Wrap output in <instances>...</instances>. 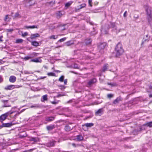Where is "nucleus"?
<instances>
[{
  "mask_svg": "<svg viewBox=\"0 0 152 152\" xmlns=\"http://www.w3.org/2000/svg\"><path fill=\"white\" fill-rule=\"evenodd\" d=\"M115 52L116 53V56L118 57L122 55L124 52L122 45L121 43H118L115 48Z\"/></svg>",
  "mask_w": 152,
  "mask_h": 152,
  "instance_id": "nucleus-1",
  "label": "nucleus"
},
{
  "mask_svg": "<svg viewBox=\"0 0 152 152\" xmlns=\"http://www.w3.org/2000/svg\"><path fill=\"white\" fill-rule=\"evenodd\" d=\"M9 113H6L2 114L0 116V123H2V121H4L8 116Z\"/></svg>",
  "mask_w": 152,
  "mask_h": 152,
  "instance_id": "nucleus-2",
  "label": "nucleus"
},
{
  "mask_svg": "<svg viewBox=\"0 0 152 152\" xmlns=\"http://www.w3.org/2000/svg\"><path fill=\"white\" fill-rule=\"evenodd\" d=\"M15 86L14 85H10L6 86L4 89L6 90H11L13 89L16 88Z\"/></svg>",
  "mask_w": 152,
  "mask_h": 152,
  "instance_id": "nucleus-3",
  "label": "nucleus"
},
{
  "mask_svg": "<svg viewBox=\"0 0 152 152\" xmlns=\"http://www.w3.org/2000/svg\"><path fill=\"white\" fill-rule=\"evenodd\" d=\"M30 61L36 63H41L42 62V60L40 58H37L35 59H32Z\"/></svg>",
  "mask_w": 152,
  "mask_h": 152,
  "instance_id": "nucleus-4",
  "label": "nucleus"
},
{
  "mask_svg": "<svg viewBox=\"0 0 152 152\" xmlns=\"http://www.w3.org/2000/svg\"><path fill=\"white\" fill-rule=\"evenodd\" d=\"M96 81V79L95 78H94L89 81L88 83V86H90L93 84L95 83Z\"/></svg>",
  "mask_w": 152,
  "mask_h": 152,
  "instance_id": "nucleus-5",
  "label": "nucleus"
},
{
  "mask_svg": "<svg viewBox=\"0 0 152 152\" xmlns=\"http://www.w3.org/2000/svg\"><path fill=\"white\" fill-rule=\"evenodd\" d=\"M64 13L63 11H59L57 12L56 15L58 18H60Z\"/></svg>",
  "mask_w": 152,
  "mask_h": 152,
  "instance_id": "nucleus-6",
  "label": "nucleus"
},
{
  "mask_svg": "<svg viewBox=\"0 0 152 152\" xmlns=\"http://www.w3.org/2000/svg\"><path fill=\"white\" fill-rule=\"evenodd\" d=\"M16 77L13 76H11L9 78L10 81L12 83L15 82L16 81Z\"/></svg>",
  "mask_w": 152,
  "mask_h": 152,
  "instance_id": "nucleus-7",
  "label": "nucleus"
},
{
  "mask_svg": "<svg viewBox=\"0 0 152 152\" xmlns=\"http://www.w3.org/2000/svg\"><path fill=\"white\" fill-rule=\"evenodd\" d=\"M39 34L38 33L32 34H31L30 38L32 39H33L35 38L36 37H39Z\"/></svg>",
  "mask_w": 152,
  "mask_h": 152,
  "instance_id": "nucleus-8",
  "label": "nucleus"
},
{
  "mask_svg": "<svg viewBox=\"0 0 152 152\" xmlns=\"http://www.w3.org/2000/svg\"><path fill=\"white\" fill-rule=\"evenodd\" d=\"M12 123H10L6 124L3 123L1 126L3 127H10L12 126Z\"/></svg>",
  "mask_w": 152,
  "mask_h": 152,
  "instance_id": "nucleus-9",
  "label": "nucleus"
},
{
  "mask_svg": "<svg viewBox=\"0 0 152 152\" xmlns=\"http://www.w3.org/2000/svg\"><path fill=\"white\" fill-rule=\"evenodd\" d=\"M30 141L37 142L39 141V139L38 137H32L30 139Z\"/></svg>",
  "mask_w": 152,
  "mask_h": 152,
  "instance_id": "nucleus-10",
  "label": "nucleus"
},
{
  "mask_svg": "<svg viewBox=\"0 0 152 152\" xmlns=\"http://www.w3.org/2000/svg\"><path fill=\"white\" fill-rule=\"evenodd\" d=\"M146 11L147 14L148 16H149L150 17H151V12L150 8H148L146 9Z\"/></svg>",
  "mask_w": 152,
  "mask_h": 152,
  "instance_id": "nucleus-11",
  "label": "nucleus"
},
{
  "mask_svg": "<svg viewBox=\"0 0 152 152\" xmlns=\"http://www.w3.org/2000/svg\"><path fill=\"white\" fill-rule=\"evenodd\" d=\"M121 100V98L120 97H118L113 101V103L115 104H116L119 103Z\"/></svg>",
  "mask_w": 152,
  "mask_h": 152,
  "instance_id": "nucleus-12",
  "label": "nucleus"
},
{
  "mask_svg": "<svg viewBox=\"0 0 152 152\" xmlns=\"http://www.w3.org/2000/svg\"><path fill=\"white\" fill-rule=\"evenodd\" d=\"M39 27L38 25L37 26H26L25 27L26 28H38Z\"/></svg>",
  "mask_w": 152,
  "mask_h": 152,
  "instance_id": "nucleus-13",
  "label": "nucleus"
},
{
  "mask_svg": "<svg viewBox=\"0 0 152 152\" xmlns=\"http://www.w3.org/2000/svg\"><path fill=\"white\" fill-rule=\"evenodd\" d=\"M103 112V109H100L96 112V115H100Z\"/></svg>",
  "mask_w": 152,
  "mask_h": 152,
  "instance_id": "nucleus-14",
  "label": "nucleus"
},
{
  "mask_svg": "<svg viewBox=\"0 0 152 152\" xmlns=\"http://www.w3.org/2000/svg\"><path fill=\"white\" fill-rule=\"evenodd\" d=\"M94 125V124L92 123H87L85 124L84 127H85V126L87 128L88 127H90Z\"/></svg>",
  "mask_w": 152,
  "mask_h": 152,
  "instance_id": "nucleus-15",
  "label": "nucleus"
},
{
  "mask_svg": "<svg viewBox=\"0 0 152 152\" xmlns=\"http://www.w3.org/2000/svg\"><path fill=\"white\" fill-rule=\"evenodd\" d=\"M143 126H147L150 127H152V121L147 123L144 124Z\"/></svg>",
  "mask_w": 152,
  "mask_h": 152,
  "instance_id": "nucleus-16",
  "label": "nucleus"
},
{
  "mask_svg": "<svg viewBox=\"0 0 152 152\" xmlns=\"http://www.w3.org/2000/svg\"><path fill=\"white\" fill-rule=\"evenodd\" d=\"M54 128V125H50L47 126V129L48 130H51Z\"/></svg>",
  "mask_w": 152,
  "mask_h": 152,
  "instance_id": "nucleus-17",
  "label": "nucleus"
},
{
  "mask_svg": "<svg viewBox=\"0 0 152 152\" xmlns=\"http://www.w3.org/2000/svg\"><path fill=\"white\" fill-rule=\"evenodd\" d=\"M73 44L74 42L72 41H69L65 43L66 45L67 46H69Z\"/></svg>",
  "mask_w": 152,
  "mask_h": 152,
  "instance_id": "nucleus-18",
  "label": "nucleus"
},
{
  "mask_svg": "<svg viewBox=\"0 0 152 152\" xmlns=\"http://www.w3.org/2000/svg\"><path fill=\"white\" fill-rule=\"evenodd\" d=\"M91 41L92 40L91 39H86L85 41V43L87 45L90 44Z\"/></svg>",
  "mask_w": 152,
  "mask_h": 152,
  "instance_id": "nucleus-19",
  "label": "nucleus"
},
{
  "mask_svg": "<svg viewBox=\"0 0 152 152\" xmlns=\"http://www.w3.org/2000/svg\"><path fill=\"white\" fill-rule=\"evenodd\" d=\"M72 127H71L69 125L66 126L65 127V130L67 131L70 130L72 129Z\"/></svg>",
  "mask_w": 152,
  "mask_h": 152,
  "instance_id": "nucleus-20",
  "label": "nucleus"
},
{
  "mask_svg": "<svg viewBox=\"0 0 152 152\" xmlns=\"http://www.w3.org/2000/svg\"><path fill=\"white\" fill-rule=\"evenodd\" d=\"M58 35H52L51 36L49 37V38L50 39H57L58 38Z\"/></svg>",
  "mask_w": 152,
  "mask_h": 152,
  "instance_id": "nucleus-21",
  "label": "nucleus"
},
{
  "mask_svg": "<svg viewBox=\"0 0 152 152\" xmlns=\"http://www.w3.org/2000/svg\"><path fill=\"white\" fill-rule=\"evenodd\" d=\"M77 140L78 141H80L83 140V137L81 135H78L77 136Z\"/></svg>",
  "mask_w": 152,
  "mask_h": 152,
  "instance_id": "nucleus-22",
  "label": "nucleus"
},
{
  "mask_svg": "<svg viewBox=\"0 0 152 152\" xmlns=\"http://www.w3.org/2000/svg\"><path fill=\"white\" fill-rule=\"evenodd\" d=\"M108 67V64H106L103 67L102 69V71L103 72H104L107 69Z\"/></svg>",
  "mask_w": 152,
  "mask_h": 152,
  "instance_id": "nucleus-23",
  "label": "nucleus"
},
{
  "mask_svg": "<svg viewBox=\"0 0 152 152\" xmlns=\"http://www.w3.org/2000/svg\"><path fill=\"white\" fill-rule=\"evenodd\" d=\"M31 44L33 45L36 47L37 46L39 45V43L35 41L32 42Z\"/></svg>",
  "mask_w": 152,
  "mask_h": 152,
  "instance_id": "nucleus-24",
  "label": "nucleus"
},
{
  "mask_svg": "<svg viewBox=\"0 0 152 152\" xmlns=\"http://www.w3.org/2000/svg\"><path fill=\"white\" fill-rule=\"evenodd\" d=\"M47 96H48L47 95H43L42 97V98L43 99L42 100H41V101L42 102H44L45 101H46L47 100Z\"/></svg>",
  "mask_w": 152,
  "mask_h": 152,
  "instance_id": "nucleus-25",
  "label": "nucleus"
},
{
  "mask_svg": "<svg viewBox=\"0 0 152 152\" xmlns=\"http://www.w3.org/2000/svg\"><path fill=\"white\" fill-rule=\"evenodd\" d=\"M54 119V117H48L46 118V120L48 121H51Z\"/></svg>",
  "mask_w": 152,
  "mask_h": 152,
  "instance_id": "nucleus-26",
  "label": "nucleus"
},
{
  "mask_svg": "<svg viewBox=\"0 0 152 152\" xmlns=\"http://www.w3.org/2000/svg\"><path fill=\"white\" fill-rule=\"evenodd\" d=\"M73 2L72 1H69L65 4V6L66 7H69L73 3Z\"/></svg>",
  "mask_w": 152,
  "mask_h": 152,
  "instance_id": "nucleus-27",
  "label": "nucleus"
},
{
  "mask_svg": "<svg viewBox=\"0 0 152 152\" xmlns=\"http://www.w3.org/2000/svg\"><path fill=\"white\" fill-rule=\"evenodd\" d=\"M86 4H85V3L82 4H81L80 5V8H78V10H79L80 9H82V8H83L85 7H86Z\"/></svg>",
  "mask_w": 152,
  "mask_h": 152,
  "instance_id": "nucleus-28",
  "label": "nucleus"
},
{
  "mask_svg": "<svg viewBox=\"0 0 152 152\" xmlns=\"http://www.w3.org/2000/svg\"><path fill=\"white\" fill-rule=\"evenodd\" d=\"M23 40L22 39H18L16 41V43H21L23 42Z\"/></svg>",
  "mask_w": 152,
  "mask_h": 152,
  "instance_id": "nucleus-29",
  "label": "nucleus"
},
{
  "mask_svg": "<svg viewBox=\"0 0 152 152\" xmlns=\"http://www.w3.org/2000/svg\"><path fill=\"white\" fill-rule=\"evenodd\" d=\"M64 78V76H61L59 79V81L60 82H63Z\"/></svg>",
  "mask_w": 152,
  "mask_h": 152,
  "instance_id": "nucleus-30",
  "label": "nucleus"
},
{
  "mask_svg": "<svg viewBox=\"0 0 152 152\" xmlns=\"http://www.w3.org/2000/svg\"><path fill=\"white\" fill-rule=\"evenodd\" d=\"M47 75L49 76H54L55 75V74L53 72L48 73Z\"/></svg>",
  "mask_w": 152,
  "mask_h": 152,
  "instance_id": "nucleus-31",
  "label": "nucleus"
},
{
  "mask_svg": "<svg viewBox=\"0 0 152 152\" xmlns=\"http://www.w3.org/2000/svg\"><path fill=\"white\" fill-rule=\"evenodd\" d=\"M66 39V38L65 37L63 38H62V39H59L58 41V42H63Z\"/></svg>",
  "mask_w": 152,
  "mask_h": 152,
  "instance_id": "nucleus-32",
  "label": "nucleus"
},
{
  "mask_svg": "<svg viewBox=\"0 0 152 152\" xmlns=\"http://www.w3.org/2000/svg\"><path fill=\"white\" fill-rule=\"evenodd\" d=\"M107 84L108 85L111 86H115L116 85V84L114 83H107Z\"/></svg>",
  "mask_w": 152,
  "mask_h": 152,
  "instance_id": "nucleus-33",
  "label": "nucleus"
},
{
  "mask_svg": "<svg viewBox=\"0 0 152 152\" xmlns=\"http://www.w3.org/2000/svg\"><path fill=\"white\" fill-rule=\"evenodd\" d=\"M104 48V44H101L99 46V48H101V49H103Z\"/></svg>",
  "mask_w": 152,
  "mask_h": 152,
  "instance_id": "nucleus-34",
  "label": "nucleus"
},
{
  "mask_svg": "<svg viewBox=\"0 0 152 152\" xmlns=\"http://www.w3.org/2000/svg\"><path fill=\"white\" fill-rule=\"evenodd\" d=\"M113 95L111 94H107V96L108 98H110L111 97H113Z\"/></svg>",
  "mask_w": 152,
  "mask_h": 152,
  "instance_id": "nucleus-35",
  "label": "nucleus"
},
{
  "mask_svg": "<svg viewBox=\"0 0 152 152\" xmlns=\"http://www.w3.org/2000/svg\"><path fill=\"white\" fill-rule=\"evenodd\" d=\"M85 124L82 125L83 129L84 130H86L88 129L87 127L85 126V127H84Z\"/></svg>",
  "mask_w": 152,
  "mask_h": 152,
  "instance_id": "nucleus-36",
  "label": "nucleus"
},
{
  "mask_svg": "<svg viewBox=\"0 0 152 152\" xmlns=\"http://www.w3.org/2000/svg\"><path fill=\"white\" fill-rule=\"evenodd\" d=\"M28 35V33L27 32H25L23 34H22V36L23 37H24L26 36H27Z\"/></svg>",
  "mask_w": 152,
  "mask_h": 152,
  "instance_id": "nucleus-37",
  "label": "nucleus"
},
{
  "mask_svg": "<svg viewBox=\"0 0 152 152\" xmlns=\"http://www.w3.org/2000/svg\"><path fill=\"white\" fill-rule=\"evenodd\" d=\"M111 26L112 28H115V29H116V28H115V23H111Z\"/></svg>",
  "mask_w": 152,
  "mask_h": 152,
  "instance_id": "nucleus-38",
  "label": "nucleus"
},
{
  "mask_svg": "<svg viewBox=\"0 0 152 152\" xmlns=\"http://www.w3.org/2000/svg\"><path fill=\"white\" fill-rule=\"evenodd\" d=\"M54 145V142H52L50 143V145H48V146H53Z\"/></svg>",
  "mask_w": 152,
  "mask_h": 152,
  "instance_id": "nucleus-39",
  "label": "nucleus"
},
{
  "mask_svg": "<svg viewBox=\"0 0 152 152\" xmlns=\"http://www.w3.org/2000/svg\"><path fill=\"white\" fill-rule=\"evenodd\" d=\"M92 0H88V4L89 6L91 7V2Z\"/></svg>",
  "mask_w": 152,
  "mask_h": 152,
  "instance_id": "nucleus-40",
  "label": "nucleus"
},
{
  "mask_svg": "<svg viewBox=\"0 0 152 152\" xmlns=\"http://www.w3.org/2000/svg\"><path fill=\"white\" fill-rule=\"evenodd\" d=\"M3 81V79L2 77L0 75V83L2 82Z\"/></svg>",
  "mask_w": 152,
  "mask_h": 152,
  "instance_id": "nucleus-41",
  "label": "nucleus"
},
{
  "mask_svg": "<svg viewBox=\"0 0 152 152\" xmlns=\"http://www.w3.org/2000/svg\"><path fill=\"white\" fill-rule=\"evenodd\" d=\"M30 57H25L24 58V59L25 60H28L30 58Z\"/></svg>",
  "mask_w": 152,
  "mask_h": 152,
  "instance_id": "nucleus-42",
  "label": "nucleus"
},
{
  "mask_svg": "<svg viewBox=\"0 0 152 152\" xmlns=\"http://www.w3.org/2000/svg\"><path fill=\"white\" fill-rule=\"evenodd\" d=\"M6 30L7 32H11L13 31V29H7V30Z\"/></svg>",
  "mask_w": 152,
  "mask_h": 152,
  "instance_id": "nucleus-43",
  "label": "nucleus"
},
{
  "mask_svg": "<svg viewBox=\"0 0 152 152\" xmlns=\"http://www.w3.org/2000/svg\"><path fill=\"white\" fill-rule=\"evenodd\" d=\"M64 94H59L58 95L57 97H60V96H64Z\"/></svg>",
  "mask_w": 152,
  "mask_h": 152,
  "instance_id": "nucleus-44",
  "label": "nucleus"
},
{
  "mask_svg": "<svg viewBox=\"0 0 152 152\" xmlns=\"http://www.w3.org/2000/svg\"><path fill=\"white\" fill-rule=\"evenodd\" d=\"M19 15V14L18 13H16L15 14V16L16 17H18Z\"/></svg>",
  "mask_w": 152,
  "mask_h": 152,
  "instance_id": "nucleus-45",
  "label": "nucleus"
},
{
  "mask_svg": "<svg viewBox=\"0 0 152 152\" xmlns=\"http://www.w3.org/2000/svg\"><path fill=\"white\" fill-rule=\"evenodd\" d=\"M8 15H7L5 17L4 20L6 21H7V20L8 19Z\"/></svg>",
  "mask_w": 152,
  "mask_h": 152,
  "instance_id": "nucleus-46",
  "label": "nucleus"
},
{
  "mask_svg": "<svg viewBox=\"0 0 152 152\" xmlns=\"http://www.w3.org/2000/svg\"><path fill=\"white\" fill-rule=\"evenodd\" d=\"M67 82V80L66 79L64 81V83L65 85H66V84Z\"/></svg>",
  "mask_w": 152,
  "mask_h": 152,
  "instance_id": "nucleus-47",
  "label": "nucleus"
},
{
  "mask_svg": "<svg viewBox=\"0 0 152 152\" xmlns=\"http://www.w3.org/2000/svg\"><path fill=\"white\" fill-rule=\"evenodd\" d=\"M38 107V106H37L36 105H34V106H32L31 107L33 108V107Z\"/></svg>",
  "mask_w": 152,
  "mask_h": 152,
  "instance_id": "nucleus-48",
  "label": "nucleus"
},
{
  "mask_svg": "<svg viewBox=\"0 0 152 152\" xmlns=\"http://www.w3.org/2000/svg\"><path fill=\"white\" fill-rule=\"evenodd\" d=\"M126 11H125L124 13V17H125L126 16Z\"/></svg>",
  "mask_w": 152,
  "mask_h": 152,
  "instance_id": "nucleus-49",
  "label": "nucleus"
},
{
  "mask_svg": "<svg viewBox=\"0 0 152 152\" xmlns=\"http://www.w3.org/2000/svg\"><path fill=\"white\" fill-rule=\"evenodd\" d=\"M2 37H0V42L2 41V40L1 39Z\"/></svg>",
  "mask_w": 152,
  "mask_h": 152,
  "instance_id": "nucleus-50",
  "label": "nucleus"
},
{
  "mask_svg": "<svg viewBox=\"0 0 152 152\" xmlns=\"http://www.w3.org/2000/svg\"><path fill=\"white\" fill-rule=\"evenodd\" d=\"M14 112H11L10 113H9V114H10V115H11Z\"/></svg>",
  "mask_w": 152,
  "mask_h": 152,
  "instance_id": "nucleus-51",
  "label": "nucleus"
},
{
  "mask_svg": "<svg viewBox=\"0 0 152 152\" xmlns=\"http://www.w3.org/2000/svg\"><path fill=\"white\" fill-rule=\"evenodd\" d=\"M61 47V46H58L56 47V48H58Z\"/></svg>",
  "mask_w": 152,
  "mask_h": 152,
  "instance_id": "nucleus-52",
  "label": "nucleus"
},
{
  "mask_svg": "<svg viewBox=\"0 0 152 152\" xmlns=\"http://www.w3.org/2000/svg\"><path fill=\"white\" fill-rule=\"evenodd\" d=\"M149 88L152 89V86H149Z\"/></svg>",
  "mask_w": 152,
  "mask_h": 152,
  "instance_id": "nucleus-53",
  "label": "nucleus"
},
{
  "mask_svg": "<svg viewBox=\"0 0 152 152\" xmlns=\"http://www.w3.org/2000/svg\"><path fill=\"white\" fill-rule=\"evenodd\" d=\"M149 97H152V94H150V95H149Z\"/></svg>",
  "mask_w": 152,
  "mask_h": 152,
  "instance_id": "nucleus-54",
  "label": "nucleus"
},
{
  "mask_svg": "<svg viewBox=\"0 0 152 152\" xmlns=\"http://www.w3.org/2000/svg\"><path fill=\"white\" fill-rule=\"evenodd\" d=\"M33 150V149H31L29 150V151H32Z\"/></svg>",
  "mask_w": 152,
  "mask_h": 152,
  "instance_id": "nucleus-55",
  "label": "nucleus"
},
{
  "mask_svg": "<svg viewBox=\"0 0 152 152\" xmlns=\"http://www.w3.org/2000/svg\"><path fill=\"white\" fill-rule=\"evenodd\" d=\"M52 103H53V104H55L56 103V102H52Z\"/></svg>",
  "mask_w": 152,
  "mask_h": 152,
  "instance_id": "nucleus-56",
  "label": "nucleus"
},
{
  "mask_svg": "<svg viewBox=\"0 0 152 152\" xmlns=\"http://www.w3.org/2000/svg\"><path fill=\"white\" fill-rule=\"evenodd\" d=\"M72 145L73 146H75V144H74V143H73V144H72Z\"/></svg>",
  "mask_w": 152,
  "mask_h": 152,
  "instance_id": "nucleus-57",
  "label": "nucleus"
},
{
  "mask_svg": "<svg viewBox=\"0 0 152 152\" xmlns=\"http://www.w3.org/2000/svg\"><path fill=\"white\" fill-rule=\"evenodd\" d=\"M24 111V110H21V111L20 112V113H21L22 112H23V111Z\"/></svg>",
  "mask_w": 152,
  "mask_h": 152,
  "instance_id": "nucleus-58",
  "label": "nucleus"
},
{
  "mask_svg": "<svg viewBox=\"0 0 152 152\" xmlns=\"http://www.w3.org/2000/svg\"><path fill=\"white\" fill-rule=\"evenodd\" d=\"M45 78V77H42L43 78Z\"/></svg>",
  "mask_w": 152,
  "mask_h": 152,
  "instance_id": "nucleus-59",
  "label": "nucleus"
},
{
  "mask_svg": "<svg viewBox=\"0 0 152 152\" xmlns=\"http://www.w3.org/2000/svg\"><path fill=\"white\" fill-rule=\"evenodd\" d=\"M77 9H76L75 10H76V11H77Z\"/></svg>",
  "mask_w": 152,
  "mask_h": 152,
  "instance_id": "nucleus-60",
  "label": "nucleus"
},
{
  "mask_svg": "<svg viewBox=\"0 0 152 152\" xmlns=\"http://www.w3.org/2000/svg\"><path fill=\"white\" fill-rule=\"evenodd\" d=\"M94 34H94H94H92V35H94Z\"/></svg>",
  "mask_w": 152,
  "mask_h": 152,
  "instance_id": "nucleus-61",
  "label": "nucleus"
}]
</instances>
